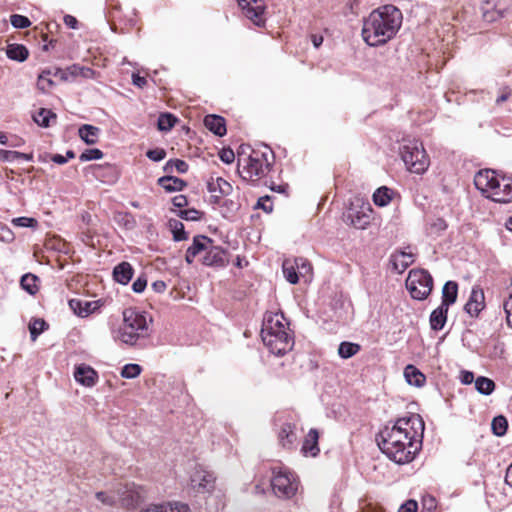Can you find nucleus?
Here are the masks:
<instances>
[{
  "label": "nucleus",
  "mask_w": 512,
  "mask_h": 512,
  "mask_svg": "<svg viewBox=\"0 0 512 512\" xmlns=\"http://www.w3.org/2000/svg\"><path fill=\"white\" fill-rule=\"evenodd\" d=\"M191 486L198 493L210 492L214 488L215 476L202 466H197L191 475Z\"/></svg>",
  "instance_id": "nucleus-12"
},
{
  "label": "nucleus",
  "mask_w": 512,
  "mask_h": 512,
  "mask_svg": "<svg viewBox=\"0 0 512 512\" xmlns=\"http://www.w3.org/2000/svg\"><path fill=\"white\" fill-rule=\"evenodd\" d=\"M71 308L81 317L87 316L91 310V303L85 302V307L81 308V301L72 299L69 302Z\"/></svg>",
  "instance_id": "nucleus-47"
},
{
  "label": "nucleus",
  "mask_w": 512,
  "mask_h": 512,
  "mask_svg": "<svg viewBox=\"0 0 512 512\" xmlns=\"http://www.w3.org/2000/svg\"><path fill=\"white\" fill-rule=\"evenodd\" d=\"M134 269L128 262H121L116 265L113 269V278L116 282L126 285L133 277Z\"/></svg>",
  "instance_id": "nucleus-19"
},
{
  "label": "nucleus",
  "mask_w": 512,
  "mask_h": 512,
  "mask_svg": "<svg viewBox=\"0 0 512 512\" xmlns=\"http://www.w3.org/2000/svg\"><path fill=\"white\" fill-rule=\"evenodd\" d=\"M188 164L183 161V160H180V159H175V160H169L165 166H164V171L165 172H172L173 169H176L179 173H186L188 171Z\"/></svg>",
  "instance_id": "nucleus-40"
},
{
  "label": "nucleus",
  "mask_w": 512,
  "mask_h": 512,
  "mask_svg": "<svg viewBox=\"0 0 512 512\" xmlns=\"http://www.w3.org/2000/svg\"><path fill=\"white\" fill-rule=\"evenodd\" d=\"M64 23L71 29H76L78 25L77 19L72 15H65Z\"/></svg>",
  "instance_id": "nucleus-64"
},
{
  "label": "nucleus",
  "mask_w": 512,
  "mask_h": 512,
  "mask_svg": "<svg viewBox=\"0 0 512 512\" xmlns=\"http://www.w3.org/2000/svg\"><path fill=\"white\" fill-rule=\"evenodd\" d=\"M151 318L135 309L128 308L123 311V323L118 331V339L127 345L133 346L138 340L149 336Z\"/></svg>",
  "instance_id": "nucleus-6"
},
{
  "label": "nucleus",
  "mask_w": 512,
  "mask_h": 512,
  "mask_svg": "<svg viewBox=\"0 0 512 512\" xmlns=\"http://www.w3.org/2000/svg\"><path fill=\"white\" fill-rule=\"evenodd\" d=\"M404 376L408 384L415 387H422L426 381L425 375L413 365L405 367Z\"/></svg>",
  "instance_id": "nucleus-23"
},
{
  "label": "nucleus",
  "mask_w": 512,
  "mask_h": 512,
  "mask_svg": "<svg viewBox=\"0 0 512 512\" xmlns=\"http://www.w3.org/2000/svg\"><path fill=\"white\" fill-rule=\"evenodd\" d=\"M146 156L154 162H159L165 158L166 152L162 148H155L148 150Z\"/></svg>",
  "instance_id": "nucleus-52"
},
{
  "label": "nucleus",
  "mask_w": 512,
  "mask_h": 512,
  "mask_svg": "<svg viewBox=\"0 0 512 512\" xmlns=\"http://www.w3.org/2000/svg\"><path fill=\"white\" fill-rule=\"evenodd\" d=\"M282 270H283L285 279L290 284H296L298 282L299 275L297 273V267L295 265V260H289V259L284 260L283 265H282Z\"/></svg>",
  "instance_id": "nucleus-30"
},
{
  "label": "nucleus",
  "mask_w": 512,
  "mask_h": 512,
  "mask_svg": "<svg viewBox=\"0 0 512 512\" xmlns=\"http://www.w3.org/2000/svg\"><path fill=\"white\" fill-rule=\"evenodd\" d=\"M38 277L34 274L27 273L21 277L20 285L23 290L28 292L31 295H34L38 292Z\"/></svg>",
  "instance_id": "nucleus-32"
},
{
  "label": "nucleus",
  "mask_w": 512,
  "mask_h": 512,
  "mask_svg": "<svg viewBox=\"0 0 512 512\" xmlns=\"http://www.w3.org/2000/svg\"><path fill=\"white\" fill-rule=\"evenodd\" d=\"M510 96H511V90L508 87H504L501 90L500 95L496 99V104L499 105V104L507 101Z\"/></svg>",
  "instance_id": "nucleus-62"
},
{
  "label": "nucleus",
  "mask_w": 512,
  "mask_h": 512,
  "mask_svg": "<svg viewBox=\"0 0 512 512\" xmlns=\"http://www.w3.org/2000/svg\"><path fill=\"white\" fill-rule=\"evenodd\" d=\"M229 263L228 253L220 246L214 245V241L210 240L204 255L202 256V264L210 267H225Z\"/></svg>",
  "instance_id": "nucleus-13"
},
{
  "label": "nucleus",
  "mask_w": 512,
  "mask_h": 512,
  "mask_svg": "<svg viewBox=\"0 0 512 512\" xmlns=\"http://www.w3.org/2000/svg\"><path fill=\"white\" fill-rule=\"evenodd\" d=\"M402 12L393 5H384L373 10L363 20V40L372 47L386 44L401 28Z\"/></svg>",
  "instance_id": "nucleus-2"
},
{
  "label": "nucleus",
  "mask_w": 512,
  "mask_h": 512,
  "mask_svg": "<svg viewBox=\"0 0 512 512\" xmlns=\"http://www.w3.org/2000/svg\"><path fill=\"white\" fill-rule=\"evenodd\" d=\"M6 55L11 60L23 62L27 59L29 52L24 45L11 44L7 47Z\"/></svg>",
  "instance_id": "nucleus-28"
},
{
  "label": "nucleus",
  "mask_w": 512,
  "mask_h": 512,
  "mask_svg": "<svg viewBox=\"0 0 512 512\" xmlns=\"http://www.w3.org/2000/svg\"><path fill=\"white\" fill-rule=\"evenodd\" d=\"M176 118L169 114L163 113L158 118V129L160 131H169L175 124Z\"/></svg>",
  "instance_id": "nucleus-41"
},
{
  "label": "nucleus",
  "mask_w": 512,
  "mask_h": 512,
  "mask_svg": "<svg viewBox=\"0 0 512 512\" xmlns=\"http://www.w3.org/2000/svg\"><path fill=\"white\" fill-rule=\"evenodd\" d=\"M205 127L217 136H223L226 134L225 119L218 115H207L204 118Z\"/></svg>",
  "instance_id": "nucleus-20"
},
{
  "label": "nucleus",
  "mask_w": 512,
  "mask_h": 512,
  "mask_svg": "<svg viewBox=\"0 0 512 512\" xmlns=\"http://www.w3.org/2000/svg\"><path fill=\"white\" fill-rule=\"evenodd\" d=\"M448 309L440 305L431 312L429 321L432 330L439 331L443 329L447 321Z\"/></svg>",
  "instance_id": "nucleus-22"
},
{
  "label": "nucleus",
  "mask_w": 512,
  "mask_h": 512,
  "mask_svg": "<svg viewBox=\"0 0 512 512\" xmlns=\"http://www.w3.org/2000/svg\"><path fill=\"white\" fill-rule=\"evenodd\" d=\"M132 82L135 86L139 88H143L147 84V80L145 77L140 76L137 73L132 74Z\"/></svg>",
  "instance_id": "nucleus-63"
},
{
  "label": "nucleus",
  "mask_w": 512,
  "mask_h": 512,
  "mask_svg": "<svg viewBox=\"0 0 512 512\" xmlns=\"http://www.w3.org/2000/svg\"><path fill=\"white\" fill-rule=\"evenodd\" d=\"M272 474L271 486L277 497L289 499L296 494L298 479L293 472L287 468L279 467L273 468Z\"/></svg>",
  "instance_id": "nucleus-8"
},
{
  "label": "nucleus",
  "mask_w": 512,
  "mask_h": 512,
  "mask_svg": "<svg viewBox=\"0 0 512 512\" xmlns=\"http://www.w3.org/2000/svg\"><path fill=\"white\" fill-rule=\"evenodd\" d=\"M458 284L455 281H447L442 288V301L443 307L449 308L457 300Z\"/></svg>",
  "instance_id": "nucleus-21"
},
{
  "label": "nucleus",
  "mask_w": 512,
  "mask_h": 512,
  "mask_svg": "<svg viewBox=\"0 0 512 512\" xmlns=\"http://www.w3.org/2000/svg\"><path fill=\"white\" fill-rule=\"evenodd\" d=\"M95 496H96L97 500H99L103 505L113 506L116 503L115 496L110 495L106 492H102V491L97 492Z\"/></svg>",
  "instance_id": "nucleus-53"
},
{
  "label": "nucleus",
  "mask_w": 512,
  "mask_h": 512,
  "mask_svg": "<svg viewBox=\"0 0 512 512\" xmlns=\"http://www.w3.org/2000/svg\"><path fill=\"white\" fill-rule=\"evenodd\" d=\"M170 226L172 228L173 238L175 241H183L188 238L182 222L175 220L170 222Z\"/></svg>",
  "instance_id": "nucleus-42"
},
{
  "label": "nucleus",
  "mask_w": 512,
  "mask_h": 512,
  "mask_svg": "<svg viewBox=\"0 0 512 512\" xmlns=\"http://www.w3.org/2000/svg\"><path fill=\"white\" fill-rule=\"evenodd\" d=\"M51 119L55 120L56 114L45 108H40L37 113L33 115V120L41 127H49Z\"/></svg>",
  "instance_id": "nucleus-33"
},
{
  "label": "nucleus",
  "mask_w": 512,
  "mask_h": 512,
  "mask_svg": "<svg viewBox=\"0 0 512 512\" xmlns=\"http://www.w3.org/2000/svg\"><path fill=\"white\" fill-rule=\"evenodd\" d=\"M99 132L100 129L98 127L89 124H84L79 128L80 138L88 145H92L97 142Z\"/></svg>",
  "instance_id": "nucleus-27"
},
{
  "label": "nucleus",
  "mask_w": 512,
  "mask_h": 512,
  "mask_svg": "<svg viewBox=\"0 0 512 512\" xmlns=\"http://www.w3.org/2000/svg\"><path fill=\"white\" fill-rule=\"evenodd\" d=\"M141 366L138 364H126L121 371V376L126 379L136 378L141 373Z\"/></svg>",
  "instance_id": "nucleus-43"
},
{
  "label": "nucleus",
  "mask_w": 512,
  "mask_h": 512,
  "mask_svg": "<svg viewBox=\"0 0 512 512\" xmlns=\"http://www.w3.org/2000/svg\"><path fill=\"white\" fill-rule=\"evenodd\" d=\"M238 5L243 14L254 25L258 27L265 26L266 23V4L264 0H238Z\"/></svg>",
  "instance_id": "nucleus-11"
},
{
  "label": "nucleus",
  "mask_w": 512,
  "mask_h": 512,
  "mask_svg": "<svg viewBox=\"0 0 512 512\" xmlns=\"http://www.w3.org/2000/svg\"><path fill=\"white\" fill-rule=\"evenodd\" d=\"M424 421L419 414L398 418L392 426L386 425L376 436L383 454L397 464L414 460L422 447Z\"/></svg>",
  "instance_id": "nucleus-1"
},
{
  "label": "nucleus",
  "mask_w": 512,
  "mask_h": 512,
  "mask_svg": "<svg viewBox=\"0 0 512 512\" xmlns=\"http://www.w3.org/2000/svg\"><path fill=\"white\" fill-rule=\"evenodd\" d=\"M295 265L297 267V273L299 277L305 279V281H309L312 275V266L310 262L305 258H295Z\"/></svg>",
  "instance_id": "nucleus-36"
},
{
  "label": "nucleus",
  "mask_w": 512,
  "mask_h": 512,
  "mask_svg": "<svg viewBox=\"0 0 512 512\" xmlns=\"http://www.w3.org/2000/svg\"><path fill=\"white\" fill-rule=\"evenodd\" d=\"M392 200V191L386 186L378 188L373 194V202L379 207H384Z\"/></svg>",
  "instance_id": "nucleus-29"
},
{
  "label": "nucleus",
  "mask_w": 512,
  "mask_h": 512,
  "mask_svg": "<svg viewBox=\"0 0 512 512\" xmlns=\"http://www.w3.org/2000/svg\"><path fill=\"white\" fill-rule=\"evenodd\" d=\"M296 440V434L294 432V427L290 423H285L282 425L279 432V441L281 445L285 448H290Z\"/></svg>",
  "instance_id": "nucleus-25"
},
{
  "label": "nucleus",
  "mask_w": 512,
  "mask_h": 512,
  "mask_svg": "<svg viewBox=\"0 0 512 512\" xmlns=\"http://www.w3.org/2000/svg\"><path fill=\"white\" fill-rule=\"evenodd\" d=\"M485 306V295L483 289L479 285L473 286L469 299L464 305V311L470 317L477 318Z\"/></svg>",
  "instance_id": "nucleus-14"
},
{
  "label": "nucleus",
  "mask_w": 512,
  "mask_h": 512,
  "mask_svg": "<svg viewBox=\"0 0 512 512\" xmlns=\"http://www.w3.org/2000/svg\"><path fill=\"white\" fill-rule=\"evenodd\" d=\"M79 73H81V66L74 64L66 69L57 68L53 75L62 81H74L79 77Z\"/></svg>",
  "instance_id": "nucleus-26"
},
{
  "label": "nucleus",
  "mask_w": 512,
  "mask_h": 512,
  "mask_svg": "<svg viewBox=\"0 0 512 512\" xmlns=\"http://www.w3.org/2000/svg\"><path fill=\"white\" fill-rule=\"evenodd\" d=\"M261 338L269 351L277 356L286 354L294 345V339L289 333L288 323L282 313L265 315Z\"/></svg>",
  "instance_id": "nucleus-4"
},
{
  "label": "nucleus",
  "mask_w": 512,
  "mask_h": 512,
  "mask_svg": "<svg viewBox=\"0 0 512 512\" xmlns=\"http://www.w3.org/2000/svg\"><path fill=\"white\" fill-rule=\"evenodd\" d=\"M400 258H401L400 266H401L402 270H405L414 261L412 253H407V252L401 251L398 255L395 256L394 265H395L396 269H398L397 262L399 261Z\"/></svg>",
  "instance_id": "nucleus-44"
},
{
  "label": "nucleus",
  "mask_w": 512,
  "mask_h": 512,
  "mask_svg": "<svg viewBox=\"0 0 512 512\" xmlns=\"http://www.w3.org/2000/svg\"><path fill=\"white\" fill-rule=\"evenodd\" d=\"M74 378L85 387H93L98 381V373L91 366L80 364L75 367Z\"/></svg>",
  "instance_id": "nucleus-16"
},
{
  "label": "nucleus",
  "mask_w": 512,
  "mask_h": 512,
  "mask_svg": "<svg viewBox=\"0 0 512 512\" xmlns=\"http://www.w3.org/2000/svg\"><path fill=\"white\" fill-rule=\"evenodd\" d=\"M476 390L483 395H490L495 389V383L490 378L480 376L475 380Z\"/></svg>",
  "instance_id": "nucleus-35"
},
{
  "label": "nucleus",
  "mask_w": 512,
  "mask_h": 512,
  "mask_svg": "<svg viewBox=\"0 0 512 512\" xmlns=\"http://www.w3.org/2000/svg\"><path fill=\"white\" fill-rule=\"evenodd\" d=\"M474 184L483 196L494 202L510 203L512 201V178L510 177L485 169L476 173Z\"/></svg>",
  "instance_id": "nucleus-5"
},
{
  "label": "nucleus",
  "mask_w": 512,
  "mask_h": 512,
  "mask_svg": "<svg viewBox=\"0 0 512 512\" xmlns=\"http://www.w3.org/2000/svg\"><path fill=\"white\" fill-rule=\"evenodd\" d=\"M400 155L406 168L416 174L424 173L429 165V157L419 140H407L400 147Z\"/></svg>",
  "instance_id": "nucleus-7"
},
{
  "label": "nucleus",
  "mask_w": 512,
  "mask_h": 512,
  "mask_svg": "<svg viewBox=\"0 0 512 512\" xmlns=\"http://www.w3.org/2000/svg\"><path fill=\"white\" fill-rule=\"evenodd\" d=\"M14 239L15 235L13 231L7 225L0 223V241L4 243H11Z\"/></svg>",
  "instance_id": "nucleus-51"
},
{
  "label": "nucleus",
  "mask_w": 512,
  "mask_h": 512,
  "mask_svg": "<svg viewBox=\"0 0 512 512\" xmlns=\"http://www.w3.org/2000/svg\"><path fill=\"white\" fill-rule=\"evenodd\" d=\"M271 201V198L270 196L266 195V196H263V197H260L258 199V202H257V205L256 207L257 208H261L262 210H264L266 213H270L273 211V206L272 204L270 203Z\"/></svg>",
  "instance_id": "nucleus-55"
},
{
  "label": "nucleus",
  "mask_w": 512,
  "mask_h": 512,
  "mask_svg": "<svg viewBox=\"0 0 512 512\" xmlns=\"http://www.w3.org/2000/svg\"><path fill=\"white\" fill-rule=\"evenodd\" d=\"M373 209L368 202L352 203L346 213V219L356 229H366L371 221Z\"/></svg>",
  "instance_id": "nucleus-10"
},
{
  "label": "nucleus",
  "mask_w": 512,
  "mask_h": 512,
  "mask_svg": "<svg viewBox=\"0 0 512 512\" xmlns=\"http://www.w3.org/2000/svg\"><path fill=\"white\" fill-rule=\"evenodd\" d=\"M143 512H190L189 507L185 504L172 505H153L145 509Z\"/></svg>",
  "instance_id": "nucleus-34"
},
{
  "label": "nucleus",
  "mask_w": 512,
  "mask_h": 512,
  "mask_svg": "<svg viewBox=\"0 0 512 512\" xmlns=\"http://www.w3.org/2000/svg\"><path fill=\"white\" fill-rule=\"evenodd\" d=\"M48 325L43 319H34L29 324V331L32 341H35L38 336L47 329Z\"/></svg>",
  "instance_id": "nucleus-38"
},
{
  "label": "nucleus",
  "mask_w": 512,
  "mask_h": 512,
  "mask_svg": "<svg viewBox=\"0 0 512 512\" xmlns=\"http://www.w3.org/2000/svg\"><path fill=\"white\" fill-rule=\"evenodd\" d=\"M147 286V279L144 276L138 277L132 284V290L135 293H142Z\"/></svg>",
  "instance_id": "nucleus-58"
},
{
  "label": "nucleus",
  "mask_w": 512,
  "mask_h": 512,
  "mask_svg": "<svg viewBox=\"0 0 512 512\" xmlns=\"http://www.w3.org/2000/svg\"><path fill=\"white\" fill-rule=\"evenodd\" d=\"M50 74V71H43L38 77L37 87L42 92L47 91L53 85V81L47 77Z\"/></svg>",
  "instance_id": "nucleus-48"
},
{
  "label": "nucleus",
  "mask_w": 512,
  "mask_h": 512,
  "mask_svg": "<svg viewBox=\"0 0 512 512\" xmlns=\"http://www.w3.org/2000/svg\"><path fill=\"white\" fill-rule=\"evenodd\" d=\"M180 218L187 221H198L201 219L202 213L194 208L180 210L177 214Z\"/></svg>",
  "instance_id": "nucleus-49"
},
{
  "label": "nucleus",
  "mask_w": 512,
  "mask_h": 512,
  "mask_svg": "<svg viewBox=\"0 0 512 512\" xmlns=\"http://www.w3.org/2000/svg\"><path fill=\"white\" fill-rule=\"evenodd\" d=\"M12 224L18 227H29L35 228L38 225V222L35 218L31 217H17L12 220Z\"/></svg>",
  "instance_id": "nucleus-50"
},
{
  "label": "nucleus",
  "mask_w": 512,
  "mask_h": 512,
  "mask_svg": "<svg viewBox=\"0 0 512 512\" xmlns=\"http://www.w3.org/2000/svg\"><path fill=\"white\" fill-rule=\"evenodd\" d=\"M211 238L204 235H196L192 244L187 248L185 260L188 264H192L194 259L199 255H204L207 246L210 245Z\"/></svg>",
  "instance_id": "nucleus-17"
},
{
  "label": "nucleus",
  "mask_w": 512,
  "mask_h": 512,
  "mask_svg": "<svg viewBox=\"0 0 512 512\" xmlns=\"http://www.w3.org/2000/svg\"><path fill=\"white\" fill-rule=\"evenodd\" d=\"M238 152V173L243 180L258 181L270 171L274 155L272 150L263 145L257 148L241 146Z\"/></svg>",
  "instance_id": "nucleus-3"
},
{
  "label": "nucleus",
  "mask_w": 512,
  "mask_h": 512,
  "mask_svg": "<svg viewBox=\"0 0 512 512\" xmlns=\"http://www.w3.org/2000/svg\"><path fill=\"white\" fill-rule=\"evenodd\" d=\"M158 184L167 192L182 191L186 186L184 180L174 176H163L158 179Z\"/></svg>",
  "instance_id": "nucleus-24"
},
{
  "label": "nucleus",
  "mask_w": 512,
  "mask_h": 512,
  "mask_svg": "<svg viewBox=\"0 0 512 512\" xmlns=\"http://www.w3.org/2000/svg\"><path fill=\"white\" fill-rule=\"evenodd\" d=\"M406 287L412 298L424 300L433 289V278L426 270H411L406 279Z\"/></svg>",
  "instance_id": "nucleus-9"
},
{
  "label": "nucleus",
  "mask_w": 512,
  "mask_h": 512,
  "mask_svg": "<svg viewBox=\"0 0 512 512\" xmlns=\"http://www.w3.org/2000/svg\"><path fill=\"white\" fill-rule=\"evenodd\" d=\"M422 506L423 510H426L427 512H433L437 507L435 498L430 495L423 497Z\"/></svg>",
  "instance_id": "nucleus-57"
},
{
  "label": "nucleus",
  "mask_w": 512,
  "mask_h": 512,
  "mask_svg": "<svg viewBox=\"0 0 512 512\" xmlns=\"http://www.w3.org/2000/svg\"><path fill=\"white\" fill-rule=\"evenodd\" d=\"M172 203L177 208H183V207L187 206L188 200L185 195H177V196L173 197Z\"/></svg>",
  "instance_id": "nucleus-61"
},
{
  "label": "nucleus",
  "mask_w": 512,
  "mask_h": 512,
  "mask_svg": "<svg viewBox=\"0 0 512 512\" xmlns=\"http://www.w3.org/2000/svg\"><path fill=\"white\" fill-rule=\"evenodd\" d=\"M103 155V152L98 148L87 149L80 155L79 160L81 162L98 160L101 159Z\"/></svg>",
  "instance_id": "nucleus-46"
},
{
  "label": "nucleus",
  "mask_w": 512,
  "mask_h": 512,
  "mask_svg": "<svg viewBox=\"0 0 512 512\" xmlns=\"http://www.w3.org/2000/svg\"><path fill=\"white\" fill-rule=\"evenodd\" d=\"M361 349V346L353 342H341L338 347V355L343 359H348L356 355Z\"/></svg>",
  "instance_id": "nucleus-31"
},
{
  "label": "nucleus",
  "mask_w": 512,
  "mask_h": 512,
  "mask_svg": "<svg viewBox=\"0 0 512 512\" xmlns=\"http://www.w3.org/2000/svg\"><path fill=\"white\" fill-rule=\"evenodd\" d=\"M207 190L211 193L214 203H218L222 196L229 195L232 192V186L221 177L211 176L207 181Z\"/></svg>",
  "instance_id": "nucleus-15"
},
{
  "label": "nucleus",
  "mask_w": 512,
  "mask_h": 512,
  "mask_svg": "<svg viewBox=\"0 0 512 512\" xmlns=\"http://www.w3.org/2000/svg\"><path fill=\"white\" fill-rule=\"evenodd\" d=\"M507 428L508 422L504 416L499 415L494 417L491 423V429L493 434H495L496 436H503L505 435Z\"/></svg>",
  "instance_id": "nucleus-37"
},
{
  "label": "nucleus",
  "mask_w": 512,
  "mask_h": 512,
  "mask_svg": "<svg viewBox=\"0 0 512 512\" xmlns=\"http://www.w3.org/2000/svg\"><path fill=\"white\" fill-rule=\"evenodd\" d=\"M319 433L315 428H311L306 435L301 451L305 456L315 457L319 454L320 449L318 446Z\"/></svg>",
  "instance_id": "nucleus-18"
},
{
  "label": "nucleus",
  "mask_w": 512,
  "mask_h": 512,
  "mask_svg": "<svg viewBox=\"0 0 512 512\" xmlns=\"http://www.w3.org/2000/svg\"><path fill=\"white\" fill-rule=\"evenodd\" d=\"M11 25L17 29H25L31 25V21L23 15L13 14L10 16Z\"/></svg>",
  "instance_id": "nucleus-45"
},
{
  "label": "nucleus",
  "mask_w": 512,
  "mask_h": 512,
  "mask_svg": "<svg viewBox=\"0 0 512 512\" xmlns=\"http://www.w3.org/2000/svg\"><path fill=\"white\" fill-rule=\"evenodd\" d=\"M504 310L506 313L507 325L512 328V294L504 302Z\"/></svg>",
  "instance_id": "nucleus-59"
},
{
  "label": "nucleus",
  "mask_w": 512,
  "mask_h": 512,
  "mask_svg": "<svg viewBox=\"0 0 512 512\" xmlns=\"http://www.w3.org/2000/svg\"><path fill=\"white\" fill-rule=\"evenodd\" d=\"M482 13L484 20L487 22H494L503 16L502 11L492 8L489 1L482 7Z\"/></svg>",
  "instance_id": "nucleus-39"
},
{
  "label": "nucleus",
  "mask_w": 512,
  "mask_h": 512,
  "mask_svg": "<svg viewBox=\"0 0 512 512\" xmlns=\"http://www.w3.org/2000/svg\"><path fill=\"white\" fill-rule=\"evenodd\" d=\"M219 157H220L222 162H224L226 164H230V163H232L234 161L235 154H234V151L232 149H230V148H223L219 152Z\"/></svg>",
  "instance_id": "nucleus-56"
},
{
  "label": "nucleus",
  "mask_w": 512,
  "mask_h": 512,
  "mask_svg": "<svg viewBox=\"0 0 512 512\" xmlns=\"http://www.w3.org/2000/svg\"><path fill=\"white\" fill-rule=\"evenodd\" d=\"M418 504L415 500H408L402 504L398 512H417Z\"/></svg>",
  "instance_id": "nucleus-60"
},
{
  "label": "nucleus",
  "mask_w": 512,
  "mask_h": 512,
  "mask_svg": "<svg viewBox=\"0 0 512 512\" xmlns=\"http://www.w3.org/2000/svg\"><path fill=\"white\" fill-rule=\"evenodd\" d=\"M18 151L0 149V161L14 162L18 160Z\"/></svg>",
  "instance_id": "nucleus-54"
}]
</instances>
